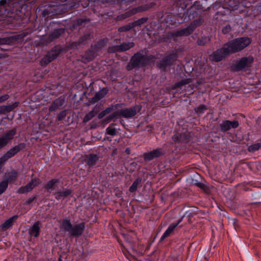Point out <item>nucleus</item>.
<instances>
[{"label": "nucleus", "instance_id": "338daca9", "mask_svg": "<svg viewBox=\"0 0 261 261\" xmlns=\"http://www.w3.org/2000/svg\"><path fill=\"white\" fill-rule=\"evenodd\" d=\"M61 260H62V259H61V258L60 257V258H59V261H61Z\"/></svg>", "mask_w": 261, "mask_h": 261}, {"label": "nucleus", "instance_id": "8fccbe9b", "mask_svg": "<svg viewBox=\"0 0 261 261\" xmlns=\"http://www.w3.org/2000/svg\"><path fill=\"white\" fill-rule=\"evenodd\" d=\"M111 116H112V118H113V119L118 118L119 117H121V110H118V111H116L113 112L111 114Z\"/></svg>", "mask_w": 261, "mask_h": 261}, {"label": "nucleus", "instance_id": "cd10ccee", "mask_svg": "<svg viewBox=\"0 0 261 261\" xmlns=\"http://www.w3.org/2000/svg\"><path fill=\"white\" fill-rule=\"evenodd\" d=\"M64 33V29H59L55 30L53 32L50 34V41H51L53 39L58 38Z\"/></svg>", "mask_w": 261, "mask_h": 261}, {"label": "nucleus", "instance_id": "49530a36", "mask_svg": "<svg viewBox=\"0 0 261 261\" xmlns=\"http://www.w3.org/2000/svg\"><path fill=\"white\" fill-rule=\"evenodd\" d=\"M195 185L197 187L202 189L204 192H207L208 189L207 187L203 183L200 182H197L195 183Z\"/></svg>", "mask_w": 261, "mask_h": 261}, {"label": "nucleus", "instance_id": "6ab92c4d", "mask_svg": "<svg viewBox=\"0 0 261 261\" xmlns=\"http://www.w3.org/2000/svg\"><path fill=\"white\" fill-rule=\"evenodd\" d=\"M107 94L105 89H102L97 92L95 95L89 100V101L91 104H94L97 102L98 100L102 99Z\"/></svg>", "mask_w": 261, "mask_h": 261}, {"label": "nucleus", "instance_id": "6e6552de", "mask_svg": "<svg viewBox=\"0 0 261 261\" xmlns=\"http://www.w3.org/2000/svg\"><path fill=\"white\" fill-rule=\"evenodd\" d=\"M151 4H145L144 5H142L136 8H132V9L127 11L125 13L120 15L119 17H121V18L122 19H125L126 18L130 17L131 16L138 13L146 11L148 10L150 8H151Z\"/></svg>", "mask_w": 261, "mask_h": 261}, {"label": "nucleus", "instance_id": "4d7b16f0", "mask_svg": "<svg viewBox=\"0 0 261 261\" xmlns=\"http://www.w3.org/2000/svg\"><path fill=\"white\" fill-rule=\"evenodd\" d=\"M103 42H102L101 41L97 42L96 44V46L98 48H101L103 46Z\"/></svg>", "mask_w": 261, "mask_h": 261}, {"label": "nucleus", "instance_id": "1a4fd4ad", "mask_svg": "<svg viewBox=\"0 0 261 261\" xmlns=\"http://www.w3.org/2000/svg\"><path fill=\"white\" fill-rule=\"evenodd\" d=\"M165 153L164 150L161 148H158L147 153L143 154V159L145 161H150L155 158H159Z\"/></svg>", "mask_w": 261, "mask_h": 261}, {"label": "nucleus", "instance_id": "0eeeda50", "mask_svg": "<svg viewBox=\"0 0 261 261\" xmlns=\"http://www.w3.org/2000/svg\"><path fill=\"white\" fill-rule=\"evenodd\" d=\"M24 147L23 144H19L10 149L0 158V166L3 167L6 161L18 152Z\"/></svg>", "mask_w": 261, "mask_h": 261}, {"label": "nucleus", "instance_id": "f03ea898", "mask_svg": "<svg viewBox=\"0 0 261 261\" xmlns=\"http://www.w3.org/2000/svg\"><path fill=\"white\" fill-rule=\"evenodd\" d=\"M62 226L64 230L68 232L71 236L79 237L83 234L84 231L85 224L84 222H82L73 226L69 220H65L62 222Z\"/></svg>", "mask_w": 261, "mask_h": 261}, {"label": "nucleus", "instance_id": "a18cd8bd", "mask_svg": "<svg viewBox=\"0 0 261 261\" xmlns=\"http://www.w3.org/2000/svg\"><path fill=\"white\" fill-rule=\"evenodd\" d=\"M59 183V179H53L50 180V189H54L57 186V184Z\"/></svg>", "mask_w": 261, "mask_h": 261}, {"label": "nucleus", "instance_id": "e2e57ef3", "mask_svg": "<svg viewBox=\"0 0 261 261\" xmlns=\"http://www.w3.org/2000/svg\"><path fill=\"white\" fill-rule=\"evenodd\" d=\"M86 60H87V62H89L90 61H91L92 60V58L89 57V58H86Z\"/></svg>", "mask_w": 261, "mask_h": 261}, {"label": "nucleus", "instance_id": "c03bdc74", "mask_svg": "<svg viewBox=\"0 0 261 261\" xmlns=\"http://www.w3.org/2000/svg\"><path fill=\"white\" fill-rule=\"evenodd\" d=\"M117 108V105H111L110 107L106 108L105 110H103V112L107 115L110 113L113 110L116 109Z\"/></svg>", "mask_w": 261, "mask_h": 261}, {"label": "nucleus", "instance_id": "c9c22d12", "mask_svg": "<svg viewBox=\"0 0 261 261\" xmlns=\"http://www.w3.org/2000/svg\"><path fill=\"white\" fill-rule=\"evenodd\" d=\"M17 177V172L13 170L11 172L9 173L7 175L8 181H13L16 179Z\"/></svg>", "mask_w": 261, "mask_h": 261}, {"label": "nucleus", "instance_id": "f704fd0d", "mask_svg": "<svg viewBox=\"0 0 261 261\" xmlns=\"http://www.w3.org/2000/svg\"><path fill=\"white\" fill-rule=\"evenodd\" d=\"M192 81V80L191 79H184V80H181L180 82L176 83L175 84V88L180 87L184 85L188 84L191 83Z\"/></svg>", "mask_w": 261, "mask_h": 261}, {"label": "nucleus", "instance_id": "9b49d317", "mask_svg": "<svg viewBox=\"0 0 261 261\" xmlns=\"http://www.w3.org/2000/svg\"><path fill=\"white\" fill-rule=\"evenodd\" d=\"M16 129L14 128L10 130L7 131L5 134L0 137V149L6 146L15 135Z\"/></svg>", "mask_w": 261, "mask_h": 261}, {"label": "nucleus", "instance_id": "c756f323", "mask_svg": "<svg viewBox=\"0 0 261 261\" xmlns=\"http://www.w3.org/2000/svg\"><path fill=\"white\" fill-rule=\"evenodd\" d=\"M90 21V19L89 18H79L75 21V25L85 27L86 24Z\"/></svg>", "mask_w": 261, "mask_h": 261}, {"label": "nucleus", "instance_id": "ddd939ff", "mask_svg": "<svg viewBox=\"0 0 261 261\" xmlns=\"http://www.w3.org/2000/svg\"><path fill=\"white\" fill-rule=\"evenodd\" d=\"M121 117L125 118H130L135 116L137 113L136 107L125 108L121 110Z\"/></svg>", "mask_w": 261, "mask_h": 261}, {"label": "nucleus", "instance_id": "5701e85b", "mask_svg": "<svg viewBox=\"0 0 261 261\" xmlns=\"http://www.w3.org/2000/svg\"><path fill=\"white\" fill-rule=\"evenodd\" d=\"M62 49L60 46H56L50 51V62L57 58L60 54Z\"/></svg>", "mask_w": 261, "mask_h": 261}, {"label": "nucleus", "instance_id": "a19ab883", "mask_svg": "<svg viewBox=\"0 0 261 261\" xmlns=\"http://www.w3.org/2000/svg\"><path fill=\"white\" fill-rule=\"evenodd\" d=\"M8 181L4 180L0 183V195H1L8 187Z\"/></svg>", "mask_w": 261, "mask_h": 261}, {"label": "nucleus", "instance_id": "4c0bfd02", "mask_svg": "<svg viewBox=\"0 0 261 261\" xmlns=\"http://www.w3.org/2000/svg\"><path fill=\"white\" fill-rule=\"evenodd\" d=\"M133 28V26L132 25V23L128 24L126 25L122 26L121 27H120L118 29V31L119 32H127L131 30Z\"/></svg>", "mask_w": 261, "mask_h": 261}, {"label": "nucleus", "instance_id": "0e129e2a", "mask_svg": "<svg viewBox=\"0 0 261 261\" xmlns=\"http://www.w3.org/2000/svg\"><path fill=\"white\" fill-rule=\"evenodd\" d=\"M17 105H18L17 103L15 102V103L14 104L13 106V108H15V107H17Z\"/></svg>", "mask_w": 261, "mask_h": 261}, {"label": "nucleus", "instance_id": "774afa93", "mask_svg": "<svg viewBox=\"0 0 261 261\" xmlns=\"http://www.w3.org/2000/svg\"><path fill=\"white\" fill-rule=\"evenodd\" d=\"M31 3H32V2H28V4H31Z\"/></svg>", "mask_w": 261, "mask_h": 261}, {"label": "nucleus", "instance_id": "f257e3e1", "mask_svg": "<svg viewBox=\"0 0 261 261\" xmlns=\"http://www.w3.org/2000/svg\"><path fill=\"white\" fill-rule=\"evenodd\" d=\"M252 39L249 37H240L231 40L226 43L230 54L240 52L251 43Z\"/></svg>", "mask_w": 261, "mask_h": 261}, {"label": "nucleus", "instance_id": "f3484780", "mask_svg": "<svg viewBox=\"0 0 261 261\" xmlns=\"http://www.w3.org/2000/svg\"><path fill=\"white\" fill-rule=\"evenodd\" d=\"M98 156L95 154H90L85 156V162L89 166L95 165L98 160Z\"/></svg>", "mask_w": 261, "mask_h": 261}, {"label": "nucleus", "instance_id": "de8ad7c7", "mask_svg": "<svg viewBox=\"0 0 261 261\" xmlns=\"http://www.w3.org/2000/svg\"><path fill=\"white\" fill-rule=\"evenodd\" d=\"M49 63V56L46 55L40 61V64L42 66H45Z\"/></svg>", "mask_w": 261, "mask_h": 261}, {"label": "nucleus", "instance_id": "052dcab7", "mask_svg": "<svg viewBox=\"0 0 261 261\" xmlns=\"http://www.w3.org/2000/svg\"><path fill=\"white\" fill-rule=\"evenodd\" d=\"M117 153V149L116 148L114 149L112 153V155H114Z\"/></svg>", "mask_w": 261, "mask_h": 261}, {"label": "nucleus", "instance_id": "2eb2a0df", "mask_svg": "<svg viewBox=\"0 0 261 261\" xmlns=\"http://www.w3.org/2000/svg\"><path fill=\"white\" fill-rule=\"evenodd\" d=\"M90 34H86L81 37L77 41L72 42L70 45L71 48H78L82 45H84L87 40L90 39Z\"/></svg>", "mask_w": 261, "mask_h": 261}, {"label": "nucleus", "instance_id": "37998d69", "mask_svg": "<svg viewBox=\"0 0 261 261\" xmlns=\"http://www.w3.org/2000/svg\"><path fill=\"white\" fill-rule=\"evenodd\" d=\"M106 131L107 133L111 136H115L117 133L116 129L111 126L108 127L107 128Z\"/></svg>", "mask_w": 261, "mask_h": 261}, {"label": "nucleus", "instance_id": "b1692460", "mask_svg": "<svg viewBox=\"0 0 261 261\" xmlns=\"http://www.w3.org/2000/svg\"><path fill=\"white\" fill-rule=\"evenodd\" d=\"M29 233L32 237H37L39 234V223L36 222L29 230Z\"/></svg>", "mask_w": 261, "mask_h": 261}, {"label": "nucleus", "instance_id": "473e14b6", "mask_svg": "<svg viewBox=\"0 0 261 261\" xmlns=\"http://www.w3.org/2000/svg\"><path fill=\"white\" fill-rule=\"evenodd\" d=\"M207 108L205 105L202 104L194 109L195 113L198 115L202 114L204 111L206 110Z\"/></svg>", "mask_w": 261, "mask_h": 261}, {"label": "nucleus", "instance_id": "dca6fc26", "mask_svg": "<svg viewBox=\"0 0 261 261\" xmlns=\"http://www.w3.org/2000/svg\"><path fill=\"white\" fill-rule=\"evenodd\" d=\"M183 217H184L179 219L176 223H173L170 225L167 229L162 236L161 238V240H164L165 238L168 237L171 234L174 228L176 227H177V225L182 221Z\"/></svg>", "mask_w": 261, "mask_h": 261}, {"label": "nucleus", "instance_id": "5fc2aeb1", "mask_svg": "<svg viewBox=\"0 0 261 261\" xmlns=\"http://www.w3.org/2000/svg\"><path fill=\"white\" fill-rule=\"evenodd\" d=\"M106 115V114L102 111L98 114V118L100 119L103 118Z\"/></svg>", "mask_w": 261, "mask_h": 261}, {"label": "nucleus", "instance_id": "7c9ffc66", "mask_svg": "<svg viewBox=\"0 0 261 261\" xmlns=\"http://www.w3.org/2000/svg\"><path fill=\"white\" fill-rule=\"evenodd\" d=\"M134 45L135 44L133 42L123 43V44L119 45L121 49H122V51L127 50L134 47Z\"/></svg>", "mask_w": 261, "mask_h": 261}, {"label": "nucleus", "instance_id": "412c9836", "mask_svg": "<svg viewBox=\"0 0 261 261\" xmlns=\"http://www.w3.org/2000/svg\"><path fill=\"white\" fill-rule=\"evenodd\" d=\"M203 22L204 20L202 18H198L191 23L187 27V28L189 29V31L190 32V34H191L197 27L201 25Z\"/></svg>", "mask_w": 261, "mask_h": 261}, {"label": "nucleus", "instance_id": "72a5a7b5", "mask_svg": "<svg viewBox=\"0 0 261 261\" xmlns=\"http://www.w3.org/2000/svg\"><path fill=\"white\" fill-rule=\"evenodd\" d=\"M147 20H148L147 17H143V18H141L136 21H135L134 22H133L132 23V25L134 28V27H135L137 26L141 25L142 24H144V23L147 22Z\"/></svg>", "mask_w": 261, "mask_h": 261}, {"label": "nucleus", "instance_id": "9d476101", "mask_svg": "<svg viewBox=\"0 0 261 261\" xmlns=\"http://www.w3.org/2000/svg\"><path fill=\"white\" fill-rule=\"evenodd\" d=\"M189 30V29L187 27L180 30L169 32L166 34V37L168 39L173 38L174 40H176L178 37L188 36L191 35Z\"/></svg>", "mask_w": 261, "mask_h": 261}, {"label": "nucleus", "instance_id": "2f4dec72", "mask_svg": "<svg viewBox=\"0 0 261 261\" xmlns=\"http://www.w3.org/2000/svg\"><path fill=\"white\" fill-rule=\"evenodd\" d=\"M261 148V142L256 143L249 146L248 148V151L250 152H254L258 150Z\"/></svg>", "mask_w": 261, "mask_h": 261}, {"label": "nucleus", "instance_id": "423d86ee", "mask_svg": "<svg viewBox=\"0 0 261 261\" xmlns=\"http://www.w3.org/2000/svg\"><path fill=\"white\" fill-rule=\"evenodd\" d=\"M254 59L251 56L243 57L232 66L233 70L239 71L246 68H249L253 63Z\"/></svg>", "mask_w": 261, "mask_h": 261}, {"label": "nucleus", "instance_id": "ea45409f", "mask_svg": "<svg viewBox=\"0 0 261 261\" xmlns=\"http://www.w3.org/2000/svg\"><path fill=\"white\" fill-rule=\"evenodd\" d=\"M65 1H60L59 2H57L55 3L52 1H50V5H49L50 8H53L55 7H60V6L64 5Z\"/></svg>", "mask_w": 261, "mask_h": 261}, {"label": "nucleus", "instance_id": "bb28decb", "mask_svg": "<svg viewBox=\"0 0 261 261\" xmlns=\"http://www.w3.org/2000/svg\"><path fill=\"white\" fill-rule=\"evenodd\" d=\"M98 112V109H96V107H95L93 110L90 112H89L88 114L86 115V116L84 117L83 119V122H87L89 121H90L91 119H92L96 114Z\"/></svg>", "mask_w": 261, "mask_h": 261}, {"label": "nucleus", "instance_id": "864d4df0", "mask_svg": "<svg viewBox=\"0 0 261 261\" xmlns=\"http://www.w3.org/2000/svg\"><path fill=\"white\" fill-rule=\"evenodd\" d=\"M9 96L8 95H3L0 97V103L4 101L8 98Z\"/></svg>", "mask_w": 261, "mask_h": 261}, {"label": "nucleus", "instance_id": "6e6d98bb", "mask_svg": "<svg viewBox=\"0 0 261 261\" xmlns=\"http://www.w3.org/2000/svg\"><path fill=\"white\" fill-rule=\"evenodd\" d=\"M196 261H207V259L204 256H200L196 259Z\"/></svg>", "mask_w": 261, "mask_h": 261}, {"label": "nucleus", "instance_id": "4be33fe9", "mask_svg": "<svg viewBox=\"0 0 261 261\" xmlns=\"http://www.w3.org/2000/svg\"><path fill=\"white\" fill-rule=\"evenodd\" d=\"M172 140L175 142H188L189 138L188 136L185 134L176 133L172 137Z\"/></svg>", "mask_w": 261, "mask_h": 261}, {"label": "nucleus", "instance_id": "680f3d73", "mask_svg": "<svg viewBox=\"0 0 261 261\" xmlns=\"http://www.w3.org/2000/svg\"><path fill=\"white\" fill-rule=\"evenodd\" d=\"M6 3V2L5 0H1L0 1V5H4Z\"/></svg>", "mask_w": 261, "mask_h": 261}, {"label": "nucleus", "instance_id": "aec40b11", "mask_svg": "<svg viewBox=\"0 0 261 261\" xmlns=\"http://www.w3.org/2000/svg\"><path fill=\"white\" fill-rule=\"evenodd\" d=\"M72 190L70 189H63L62 190H60L54 194L56 199L59 200L70 195L72 193Z\"/></svg>", "mask_w": 261, "mask_h": 261}, {"label": "nucleus", "instance_id": "20e7f679", "mask_svg": "<svg viewBox=\"0 0 261 261\" xmlns=\"http://www.w3.org/2000/svg\"><path fill=\"white\" fill-rule=\"evenodd\" d=\"M177 51L176 49L175 52L171 53L163 58L159 63L160 68L165 71L167 67L173 65L178 58Z\"/></svg>", "mask_w": 261, "mask_h": 261}, {"label": "nucleus", "instance_id": "bf43d9fd", "mask_svg": "<svg viewBox=\"0 0 261 261\" xmlns=\"http://www.w3.org/2000/svg\"><path fill=\"white\" fill-rule=\"evenodd\" d=\"M125 153L127 154H129L130 153V149L129 148H127L126 149H125Z\"/></svg>", "mask_w": 261, "mask_h": 261}, {"label": "nucleus", "instance_id": "a878e982", "mask_svg": "<svg viewBox=\"0 0 261 261\" xmlns=\"http://www.w3.org/2000/svg\"><path fill=\"white\" fill-rule=\"evenodd\" d=\"M142 187V179L140 178H137L133 183L132 185L129 187V191L131 193L135 192L138 188Z\"/></svg>", "mask_w": 261, "mask_h": 261}, {"label": "nucleus", "instance_id": "09e8293b", "mask_svg": "<svg viewBox=\"0 0 261 261\" xmlns=\"http://www.w3.org/2000/svg\"><path fill=\"white\" fill-rule=\"evenodd\" d=\"M67 113L66 111L64 110L62 112H61L58 117V119L59 121L63 120L66 116Z\"/></svg>", "mask_w": 261, "mask_h": 261}, {"label": "nucleus", "instance_id": "7ed1b4c3", "mask_svg": "<svg viewBox=\"0 0 261 261\" xmlns=\"http://www.w3.org/2000/svg\"><path fill=\"white\" fill-rule=\"evenodd\" d=\"M146 61V56L140 52H138L132 57L126 69L127 70H131L138 66L144 65Z\"/></svg>", "mask_w": 261, "mask_h": 261}, {"label": "nucleus", "instance_id": "f8f14e48", "mask_svg": "<svg viewBox=\"0 0 261 261\" xmlns=\"http://www.w3.org/2000/svg\"><path fill=\"white\" fill-rule=\"evenodd\" d=\"M239 123L238 121L234 120L230 121L229 120H225L220 124V129L222 132H226L231 128H236L239 126Z\"/></svg>", "mask_w": 261, "mask_h": 261}, {"label": "nucleus", "instance_id": "3c124183", "mask_svg": "<svg viewBox=\"0 0 261 261\" xmlns=\"http://www.w3.org/2000/svg\"><path fill=\"white\" fill-rule=\"evenodd\" d=\"M231 28L230 25H227L222 29V33L224 34H226L231 31Z\"/></svg>", "mask_w": 261, "mask_h": 261}, {"label": "nucleus", "instance_id": "4468645a", "mask_svg": "<svg viewBox=\"0 0 261 261\" xmlns=\"http://www.w3.org/2000/svg\"><path fill=\"white\" fill-rule=\"evenodd\" d=\"M39 182V180L37 179H33L31 182H30L25 187H20L18 189V192L20 193H24L30 192L35 187H36Z\"/></svg>", "mask_w": 261, "mask_h": 261}, {"label": "nucleus", "instance_id": "c85d7f7f", "mask_svg": "<svg viewBox=\"0 0 261 261\" xmlns=\"http://www.w3.org/2000/svg\"><path fill=\"white\" fill-rule=\"evenodd\" d=\"M211 41L210 38L206 36H202L197 40V43L199 46H204Z\"/></svg>", "mask_w": 261, "mask_h": 261}, {"label": "nucleus", "instance_id": "603ef678", "mask_svg": "<svg viewBox=\"0 0 261 261\" xmlns=\"http://www.w3.org/2000/svg\"><path fill=\"white\" fill-rule=\"evenodd\" d=\"M113 119H114L113 118H112V116H111V115H110L105 118V119L103 120V122L108 123Z\"/></svg>", "mask_w": 261, "mask_h": 261}, {"label": "nucleus", "instance_id": "a211bd4d", "mask_svg": "<svg viewBox=\"0 0 261 261\" xmlns=\"http://www.w3.org/2000/svg\"><path fill=\"white\" fill-rule=\"evenodd\" d=\"M17 219V216H14L11 218L5 221L3 224H1V229L3 230H6L11 228L13 225L14 222Z\"/></svg>", "mask_w": 261, "mask_h": 261}, {"label": "nucleus", "instance_id": "69168bd1", "mask_svg": "<svg viewBox=\"0 0 261 261\" xmlns=\"http://www.w3.org/2000/svg\"><path fill=\"white\" fill-rule=\"evenodd\" d=\"M2 168H3V167L0 166V173H1V172L2 171Z\"/></svg>", "mask_w": 261, "mask_h": 261}, {"label": "nucleus", "instance_id": "e433bc0d", "mask_svg": "<svg viewBox=\"0 0 261 261\" xmlns=\"http://www.w3.org/2000/svg\"><path fill=\"white\" fill-rule=\"evenodd\" d=\"M228 5L232 10H236L239 6V2L238 1L229 0Z\"/></svg>", "mask_w": 261, "mask_h": 261}, {"label": "nucleus", "instance_id": "39448f33", "mask_svg": "<svg viewBox=\"0 0 261 261\" xmlns=\"http://www.w3.org/2000/svg\"><path fill=\"white\" fill-rule=\"evenodd\" d=\"M230 53L225 43L223 47L214 51L210 56L212 61L219 62L229 56Z\"/></svg>", "mask_w": 261, "mask_h": 261}, {"label": "nucleus", "instance_id": "79ce46f5", "mask_svg": "<svg viewBox=\"0 0 261 261\" xmlns=\"http://www.w3.org/2000/svg\"><path fill=\"white\" fill-rule=\"evenodd\" d=\"M27 7V4L23 5L21 8V10L19 11V12H18L17 13V15L19 18H20L21 19L23 18V17L25 15V13L24 11V10Z\"/></svg>", "mask_w": 261, "mask_h": 261}, {"label": "nucleus", "instance_id": "393cba45", "mask_svg": "<svg viewBox=\"0 0 261 261\" xmlns=\"http://www.w3.org/2000/svg\"><path fill=\"white\" fill-rule=\"evenodd\" d=\"M65 102L64 98L59 97L54 101L53 104L50 107V111L55 110V109L61 107Z\"/></svg>", "mask_w": 261, "mask_h": 261}, {"label": "nucleus", "instance_id": "58836bf2", "mask_svg": "<svg viewBox=\"0 0 261 261\" xmlns=\"http://www.w3.org/2000/svg\"><path fill=\"white\" fill-rule=\"evenodd\" d=\"M108 50L109 53H111L122 51V49H121L119 45L109 47Z\"/></svg>", "mask_w": 261, "mask_h": 261}, {"label": "nucleus", "instance_id": "13d9d810", "mask_svg": "<svg viewBox=\"0 0 261 261\" xmlns=\"http://www.w3.org/2000/svg\"><path fill=\"white\" fill-rule=\"evenodd\" d=\"M7 42V40L5 38L0 39V43L4 44Z\"/></svg>", "mask_w": 261, "mask_h": 261}]
</instances>
